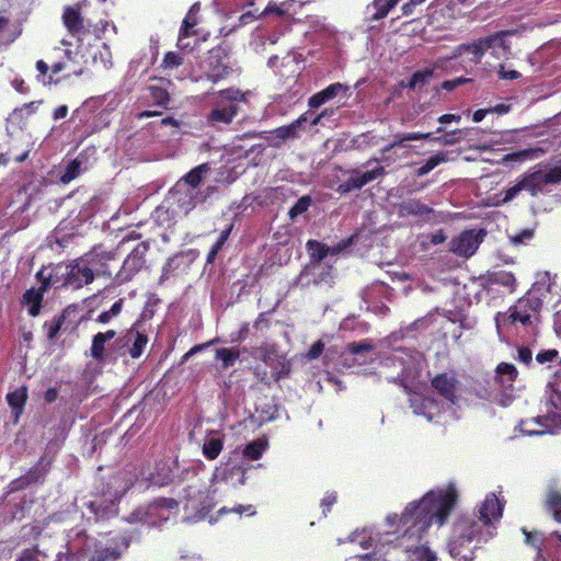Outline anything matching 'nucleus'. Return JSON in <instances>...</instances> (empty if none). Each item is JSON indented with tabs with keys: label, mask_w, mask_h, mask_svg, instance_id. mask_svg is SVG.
<instances>
[{
	"label": "nucleus",
	"mask_w": 561,
	"mask_h": 561,
	"mask_svg": "<svg viewBox=\"0 0 561 561\" xmlns=\"http://www.w3.org/2000/svg\"><path fill=\"white\" fill-rule=\"evenodd\" d=\"M519 430L529 436L557 434L561 430V413L556 410L547 415L524 420L519 423Z\"/></svg>",
	"instance_id": "12"
},
{
	"label": "nucleus",
	"mask_w": 561,
	"mask_h": 561,
	"mask_svg": "<svg viewBox=\"0 0 561 561\" xmlns=\"http://www.w3.org/2000/svg\"><path fill=\"white\" fill-rule=\"evenodd\" d=\"M93 60L95 64L100 62L103 68L108 69L112 67V54L106 44H102L98 53L94 54Z\"/></svg>",
	"instance_id": "44"
},
{
	"label": "nucleus",
	"mask_w": 561,
	"mask_h": 561,
	"mask_svg": "<svg viewBox=\"0 0 561 561\" xmlns=\"http://www.w3.org/2000/svg\"><path fill=\"white\" fill-rule=\"evenodd\" d=\"M26 399H27L26 387H20L18 389H15L14 391L8 393V396H7L8 403L14 411L15 422L18 421V419L20 417V415L23 411Z\"/></svg>",
	"instance_id": "32"
},
{
	"label": "nucleus",
	"mask_w": 561,
	"mask_h": 561,
	"mask_svg": "<svg viewBox=\"0 0 561 561\" xmlns=\"http://www.w3.org/2000/svg\"><path fill=\"white\" fill-rule=\"evenodd\" d=\"M352 242V239H348L346 242H342L336 247H328L321 242L310 240L307 243V249L309 254L314 263V267L319 266L321 261H323L329 255H336L342 252L348 244Z\"/></svg>",
	"instance_id": "22"
},
{
	"label": "nucleus",
	"mask_w": 561,
	"mask_h": 561,
	"mask_svg": "<svg viewBox=\"0 0 561 561\" xmlns=\"http://www.w3.org/2000/svg\"><path fill=\"white\" fill-rule=\"evenodd\" d=\"M485 54L484 42L483 38H479L473 41L472 43L459 45L453 53L450 58H456L460 60L461 66L467 68H472L477 64H479L482 57Z\"/></svg>",
	"instance_id": "16"
},
{
	"label": "nucleus",
	"mask_w": 561,
	"mask_h": 561,
	"mask_svg": "<svg viewBox=\"0 0 561 561\" xmlns=\"http://www.w3.org/2000/svg\"><path fill=\"white\" fill-rule=\"evenodd\" d=\"M62 20L65 26L72 35L80 36L84 33L83 18L81 16L78 8H66L62 14Z\"/></svg>",
	"instance_id": "28"
},
{
	"label": "nucleus",
	"mask_w": 561,
	"mask_h": 561,
	"mask_svg": "<svg viewBox=\"0 0 561 561\" xmlns=\"http://www.w3.org/2000/svg\"><path fill=\"white\" fill-rule=\"evenodd\" d=\"M434 391L440 397V400L432 397H425L414 392L410 398V405L413 413L424 416L427 421H433L443 412L457 403V380L448 374H439L432 380Z\"/></svg>",
	"instance_id": "5"
},
{
	"label": "nucleus",
	"mask_w": 561,
	"mask_h": 561,
	"mask_svg": "<svg viewBox=\"0 0 561 561\" xmlns=\"http://www.w3.org/2000/svg\"><path fill=\"white\" fill-rule=\"evenodd\" d=\"M431 138V133H407V134H398L394 136V139L392 142H390V147H398L401 146L404 141H412V140H421V139H428Z\"/></svg>",
	"instance_id": "41"
},
{
	"label": "nucleus",
	"mask_w": 561,
	"mask_h": 561,
	"mask_svg": "<svg viewBox=\"0 0 561 561\" xmlns=\"http://www.w3.org/2000/svg\"><path fill=\"white\" fill-rule=\"evenodd\" d=\"M403 209L413 215H427L431 213V208L425 204L420 203L419 201H411L403 205Z\"/></svg>",
	"instance_id": "49"
},
{
	"label": "nucleus",
	"mask_w": 561,
	"mask_h": 561,
	"mask_svg": "<svg viewBox=\"0 0 561 561\" xmlns=\"http://www.w3.org/2000/svg\"><path fill=\"white\" fill-rule=\"evenodd\" d=\"M94 280L91 270L84 261L79 257L66 265L64 285L72 288H81Z\"/></svg>",
	"instance_id": "15"
},
{
	"label": "nucleus",
	"mask_w": 561,
	"mask_h": 561,
	"mask_svg": "<svg viewBox=\"0 0 561 561\" xmlns=\"http://www.w3.org/2000/svg\"><path fill=\"white\" fill-rule=\"evenodd\" d=\"M347 352L342 354V365L351 368L355 365H364L373 356L374 344L368 340H363L348 344Z\"/></svg>",
	"instance_id": "19"
},
{
	"label": "nucleus",
	"mask_w": 561,
	"mask_h": 561,
	"mask_svg": "<svg viewBox=\"0 0 561 561\" xmlns=\"http://www.w3.org/2000/svg\"><path fill=\"white\" fill-rule=\"evenodd\" d=\"M421 363L422 356L420 353L410 354L398 351L383 363L385 368L389 370L385 374L386 378L393 382L400 381L407 390H411L420 371Z\"/></svg>",
	"instance_id": "8"
},
{
	"label": "nucleus",
	"mask_w": 561,
	"mask_h": 561,
	"mask_svg": "<svg viewBox=\"0 0 561 561\" xmlns=\"http://www.w3.org/2000/svg\"><path fill=\"white\" fill-rule=\"evenodd\" d=\"M104 345H105V340L103 339V335L95 334L93 337V341H92V346H91V356L94 359H101L103 357L104 348H105Z\"/></svg>",
	"instance_id": "51"
},
{
	"label": "nucleus",
	"mask_w": 561,
	"mask_h": 561,
	"mask_svg": "<svg viewBox=\"0 0 561 561\" xmlns=\"http://www.w3.org/2000/svg\"><path fill=\"white\" fill-rule=\"evenodd\" d=\"M142 262L140 257L137 256V254H130L126 257L123 264V271L124 272H135L141 266Z\"/></svg>",
	"instance_id": "54"
},
{
	"label": "nucleus",
	"mask_w": 561,
	"mask_h": 561,
	"mask_svg": "<svg viewBox=\"0 0 561 561\" xmlns=\"http://www.w3.org/2000/svg\"><path fill=\"white\" fill-rule=\"evenodd\" d=\"M547 503L554 519L561 523V491L551 490L548 493Z\"/></svg>",
	"instance_id": "39"
},
{
	"label": "nucleus",
	"mask_w": 561,
	"mask_h": 561,
	"mask_svg": "<svg viewBox=\"0 0 561 561\" xmlns=\"http://www.w3.org/2000/svg\"><path fill=\"white\" fill-rule=\"evenodd\" d=\"M240 356V352L234 348H219L216 351V359L221 362V368L232 367Z\"/></svg>",
	"instance_id": "38"
},
{
	"label": "nucleus",
	"mask_w": 561,
	"mask_h": 561,
	"mask_svg": "<svg viewBox=\"0 0 561 561\" xmlns=\"http://www.w3.org/2000/svg\"><path fill=\"white\" fill-rule=\"evenodd\" d=\"M129 541L125 536L103 535L98 539L89 538L81 531L76 537L70 536L68 554H59L57 561H116L128 548Z\"/></svg>",
	"instance_id": "2"
},
{
	"label": "nucleus",
	"mask_w": 561,
	"mask_h": 561,
	"mask_svg": "<svg viewBox=\"0 0 561 561\" xmlns=\"http://www.w3.org/2000/svg\"><path fill=\"white\" fill-rule=\"evenodd\" d=\"M123 308V299H118L116 302L112 305L110 310L103 311L98 317V322L100 323H108L114 317L118 316Z\"/></svg>",
	"instance_id": "45"
},
{
	"label": "nucleus",
	"mask_w": 561,
	"mask_h": 561,
	"mask_svg": "<svg viewBox=\"0 0 561 561\" xmlns=\"http://www.w3.org/2000/svg\"><path fill=\"white\" fill-rule=\"evenodd\" d=\"M130 482H125L123 486L118 484V479L113 478L102 496L89 502L88 508L96 519H105L114 516L117 512L116 502L130 488Z\"/></svg>",
	"instance_id": "10"
},
{
	"label": "nucleus",
	"mask_w": 561,
	"mask_h": 561,
	"mask_svg": "<svg viewBox=\"0 0 561 561\" xmlns=\"http://www.w3.org/2000/svg\"><path fill=\"white\" fill-rule=\"evenodd\" d=\"M323 348H324V344L321 341H317L309 348V351L306 355L307 358L310 360L318 358L322 354Z\"/></svg>",
	"instance_id": "59"
},
{
	"label": "nucleus",
	"mask_w": 561,
	"mask_h": 561,
	"mask_svg": "<svg viewBox=\"0 0 561 561\" xmlns=\"http://www.w3.org/2000/svg\"><path fill=\"white\" fill-rule=\"evenodd\" d=\"M523 531L526 537V543L537 549V556L535 561H546V558L542 554L541 546L543 545L545 541H548L547 537H545V535L539 531L528 533L525 529Z\"/></svg>",
	"instance_id": "37"
},
{
	"label": "nucleus",
	"mask_w": 561,
	"mask_h": 561,
	"mask_svg": "<svg viewBox=\"0 0 561 561\" xmlns=\"http://www.w3.org/2000/svg\"><path fill=\"white\" fill-rule=\"evenodd\" d=\"M343 89V85L341 83H333L322 90V94L325 98L327 101L333 99L341 90Z\"/></svg>",
	"instance_id": "60"
},
{
	"label": "nucleus",
	"mask_w": 561,
	"mask_h": 561,
	"mask_svg": "<svg viewBox=\"0 0 561 561\" xmlns=\"http://www.w3.org/2000/svg\"><path fill=\"white\" fill-rule=\"evenodd\" d=\"M301 3L295 0H287L280 3L270 2L266 8L260 13V18L274 14L279 19L290 20L297 13V8L300 7Z\"/></svg>",
	"instance_id": "25"
},
{
	"label": "nucleus",
	"mask_w": 561,
	"mask_h": 561,
	"mask_svg": "<svg viewBox=\"0 0 561 561\" xmlns=\"http://www.w3.org/2000/svg\"><path fill=\"white\" fill-rule=\"evenodd\" d=\"M247 93L238 89H226L217 93L214 107L207 115V123L211 126L228 125L238 114V103L245 101Z\"/></svg>",
	"instance_id": "9"
},
{
	"label": "nucleus",
	"mask_w": 561,
	"mask_h": 561,
	"mask_svg": "<svg viewBox=\"0 0 561 561\" xmlns=\"http://www.w3.org/2000/svg\"><path fill=\"white\" fill-rule=\"evenodd\" d=\"M15 561H48V557L37 548H28L22 550Z\"/></svg>",
	"instance_id": "40"
},
{
	"label": "nucleus",
	"mask_w": 561,
	"mask_h": 561,
	"mask_svg": "<svg viewBox=\"0 0 561 561\" xmlns=\"http://www.w3.org/2000/svg\"><path fill=\"white\" fill-rule=\"evenodd\" d=\"M517 377L514 365L501 363L496 368V379L504 388H511Z\"/></svg>",
	"instance_id": "33"
},
{
	"label": "nucleus",
	"mask_w": 561,
	"mask_h": 561,
	"mask_svg": "<svg viewBox=\"0 0 561 561\" xmlns=\"http://www.w3.org/2000/svg\"><path fill=\"white\" fill-rule=\"evenodd\" d=\"M171 198L178 204L180 211L188 214L197 204L205 198L202 192H193L188 188L181 190L176 183L171 192Z\"/></svg>",
	"instance_id": "21"
},
{
	"label": "nucleus",
	"mask_w": 561,
	"mask_h": 561,
	"mask_svg": "<svg viewBox=\"0 0 561 561\" xmlns=\"http://www.w3.org/2000/svg\"><path fill=\"white\" fill-rule=\"evenodd\" d=\"M81 259L84 261L93 277L101 275H111L108 271V263L114 260V254L106 251L103 247H94L89 253H85Z\"/></svg>",
	"instance_id": "17"
},
{
	"label": "nucleus",
	"mask_w": 561,
	"mask_h": 561,
	"mask_svg": "<svg viewBox=\"0 0 561 561\" xmlns=\"http://www.w3.org/2000/svg\"><path fill=\"white\" fill-rule=\"evenodd\" d=\"M103 99L105 101H108L107 102L108 111H114L118 106V104L121 102V100L118 99L117 94H115V93H108V94L104 95Z\"/></svg>",
	"instance_id": "64"
},
{
	"label": "nucleus",
	"mask_w": 561,
	"mask_h": 561,
	"mask_svg": "<svg viewBox=\"0 0 561 561\" xmlns=\"http://www.w3.org/2000/svg\"><path fill=\"white\" fill-rule=\"evenodd\" d=\"M534 237V231L531 229H524L520 232L516 234L510 236V240L512 243L518 245V244H525L528 241H530Z\"/></svg>",
	"instance_id": "53"
},
{
	"label": "nucleus",
	"mask_w": 561,
	"mask_h": 561,
	"mask_svg": "<svg viewBox=\"0 0 561 561\" xmlns=\"http://www.w3.org/2000/svg\"><path fill=\"white\" fill-rule=\"evenodd\" d=\"M48 286V283H44L43 287L39 289H28L24 296L23 300L28 306V313L33 317H36L39 313L41 302L43 299V291Z\"/></svg>",
	"instance_id": "31"
},
{
	"label": "nucleus",
	"mask_w": 561,
	"mask_h": 561,
	"mask_svg": "<svg viewBox=\"0 0 561 561\" xmlns=\"http://www.w3.org/2000/svg\"><path fill=\"white\" fill-rule=\"evenodd\" d=\"M252 356L262 360L276 371V378L279 379L289 373V367L285 362H280V355L274 344L264 343L252 351Z\"/></svg>",
	"instance_id": "18"
},
{
	"label": "nucleus",
	"mask_w": 561,
	"mask_h": 561,
	"mask_svg": "<svg viewBox=\"0 0 561 561\" xmlns=\"http://www.w3.org/2000/svg\"><path fill=\"white\" fill-rule=\"evenodd\" d=\"M268 442L266 438H257L251 443H249L244 449L243 455L244 457L251 459V460H257L262 457L263 453L267 449Z\"/></svg>",
	"instance_id": "36"
},
{
	"label": "nucleus",
	"mask_w": 561,
	"mask_h": 561,
	"mask_svg": "<svg viewBox=\"0 0 561 561\" xmlns=\"http://www.w3.org/2000/svg\"><path fill=\"white\" fill-rule=\"evenodd\" d=\"M550 293V278L547 273L538 275L537 280L524 297L517 300L506 312H499L495 324L499 333L510 324L533 325L538 320L543 299Z\"/></svg>",
	"instance_id": "4"
},
{
	"label": "nucleus",
	"mask_w": 561,
	"mask_h": 561,
	"mask_svg": "<svg viewBox=\"0 0 561 561\" xmlns=\"http://www.w3.org/2000/svg\"><path fill=\"white\" fill-rule=\"evenodd\" d=\"M485 237L482 229H471L460 232L449 242V251L461 257H470L478 250Z\"/></svg>",
	"instance_id": "13"
},
{
	"label": "nucleus",
	"mask_w": 561,
	"mask_h": 561,
	"mask_svg": "<svg viewBox=\"0 0 561 561\" xmlns=\"http://www.w3.org/2000/svg\"><path fill=\"white\" fill-rule=\"evenodd\" d=\"M401 0H374L367 5V12L370 14L371 21H380L399 4Z\"/></svg>",
	"instance_id": "30"
},
{
	"label": "nucleus",
	"mask_w": 561,
	"mask_h": 561,
	"mask_svg": "<svg viewBox=\"0 0 561 561\" xmlns=\"http://www.w3.org/2000/svg\"><path fill=\"white\" fill-rule=\"evenodd\" d=\"M148 91L150 93V98L158 105H164L169 101V94H168L167 90L162 87L149 85Z\"/></svg>",
	"instance_id": "47"
},
{
	"label": "nucleus",
	"mask_w": 561,
	"mask_h": 561,
	"mask_svg": "<svg viewBox=\"0 0 561 561\" xmlns=\"http://www.w3.org/2000/svg\"><path fill=\"white\" fill-rule=\"evenodd\" d=\"M446 161V154L445 153H438L435 156H432L427 159V161L417 170L419 176H424L427 173H430L433 169H435L438 164Z\"/></svg>",
	"instance_id": "42"
},
{
	"label": "nucleus",
	"mask_w": 561,
	"mask_h": 561,
	"mask_svg": "<svg viewBox=\"0 0 561 561\" xmlns=\"http://www.w3.org/2000/svg\"><path fill=\"white\" fill-rule=\"evenodd\" d=\"M127 340L128 342L133 341V345L129 348L130 356L133 358H138L148 343V337L138 331L130 330L127 334Z\"/></svg>",
	"instance_id": "35"
},
{
	"label": "nucleus",
	"mask_w": 561,
	"mask_h": 561,
	"mask_svg": "<svg viewBox=\"0 0 561 561\" xmlns=\"http://www.w3.org/2000/svg\"><path fill=\"white\" fill-rule=\"evenodd\" d=\"M561 182V167L546 165L531 173L525 174L515 185L506 190L502 203L514 199L522 191L533 196L550 191L552 185Z\"/></svg>",
	"instance_id": "6"
},
{
	"label": "nucleus",
	"mask_w": 561,
	"mask_h": 561,
	"mask_svg": "<svg viewBox=\"0 0 561 561\" xmlns=\"http://www.w3.org/2000/svg\"><path fill=\"white\" fill-rule=\"evenodd\" d=\"M182 64V57L175 53H168L163 59V66L165 68H174Z\"/></svg>",
	"instance_id": "56"
},
{
	"label": "nucleus",
	"mask_w": 561,
	"mask_h": 561,
	"mask_svg": "<svg viewBox=\"0 0 561 561\" xmlns=\"http://www.w3.org/2000/svg\"><path fill=\"white\" fill-rule=\"evenodd\" d=\"M325 102H327V100L323 96L322 92H319V93H316L314 95H312L309 99L308 104H309V106L311 108H317V107L321 106Z\"/></svg>",
	"instance_id": "63"
},
{
	"label": "nucleus",
	"mask_w": 561,
	"mask_h": 561,
	"mask_svg": "<svg viewBox=\"0 0 561 561\" xmlns=\"http://www.w3.org/2000/svg\"><path fill=\"white\" fill-rule=\"evenodd\" d=\"M461 130H454L451 133H448L442 137H432L431 136V140H434L440 145H445V146H451V145H455L458 142L459 138L456 137L457 134H460Z\"/></svg>",
	"instance_id": "55"
},
{
	"label": "nucleus",
	"mask_w": 561,
	"mask_h": 561,
	"mask_svg": "<svg viewBox=\"0 0 561 561\" xmlns=\"http://www.w3.org/2000/svg\"><path fill=\"white\" fill-rule=\"evenodd\" d=\"M559 353L557 350H547L537 354V362L540 364H545L547 362H552L558 357Z\"/></svg>",
	"instance_id": "57"
},
{
	"label": "nucleus",
	"mask_w": 561,
	"mask_h": 561,
	"mask_svg": "<svg viewBox=\"0 0 561 561\" xmlns=\"http://www.w3.org/2000/svg\"><path fill=\"white\" fill-rule=\"evenodd\" d=\"M483 42L485 53L490 51L496 59L504 57L508 50V45L505 42V35L502 33L483 37Z\"/></svg>",
	"instance_id": "29"
},
{
	"label": "nucleus",
	"mask_w": 561,
	"mask_h": 561,
	"mask_svg": "<svg viewBox=\"0 0 561 561\" xmlns=\"http://www.w3.org/2000/svg\"><path fill=\"white\" fill-rule=\"evenodd\" d=\"M80 172H81V162H80V160L76 159L68 164L65 173L61 176V180L64 183H69L70 181L76 179L80 174Z\"/></svg>",
	"instance_id": "48"
},
{
	"label": "nucleus",
	"mask_w": 561,
	"mask_h": 561,
	"mask_svg": "<svg viewBox=\"0 0 561 561\" xmlns=\"http://www.w3.org/2000/svg\"><path fill=\"white\" fill-rule=\"evenodd\" d=\"M383 174L385 169L382 167H377L366 172L352 171L348 179L340 184L339 191L342 193H347L354 190H360L363 186L382 176Z\"/></svg>",
	"instance_id": "20"
},
{
	"label": "nucleus",
	"mask_w": 561,
	"mask_h": 561,
	"mask_svg": "<svg viewBox=\"0 0 561 561\" xmlns=\"http://www.w3.org/2000/svg\"><path fill=\"white\" fill-rule=\"evenodd\" d=\"M201 10L199 2H195L188 10L186 16L183 20L179 39H178V46L182 49L190 48V42H186V38L195 34L194 27L198 24V13Z\"/></svg>",
	"instance_id": "23"
},
{
	"label": "nucleus",
	"mask_w": 561,
	"mask_h": 561,
	"mask_svg": "<svg viewBox=\"0 0 561 561\" xmlns=\"http://www.w3.org/2000/svg\"><path fill=\"white\" fill-rule=\"evenodd\" d=\"M425 0H409L401 7L402 15L410 16L414 14L415 8L421 5Z\"/></svg>",
	"instance_id": "58"
},
{
	"label": "nucleus",
	"mask_w": 561,
	"mask_h": 561,
	"mask_svg": "<svg viewBox=\"0 0 561 561\" xmlns=\"http://www.w3.org/2000/svg\"><path fill=\"white\" fill-rule=\"evenodd\" d=\"M231 229H232V226H229L227 229H225L220 232L218 240L213 245L215 249H217L218 251H220L222 249L224 244L226 243V241L229 238Z\"/></svg>",
	"instance_id": "62"
},
{
	"label": "nucleus",
	"mask_w": 561,
	"mask_h": 561,
	"mask_svg": "<svg viewBox=\"0 0 561 561\" xmlns=\"http://www.w3.org/2000/svg\"><path fill=\"white\" fill-rule=\"evenodd\" d=\"M178 506V502L173 499H159L150 504L147 508H137L127 518L128 523H147L150 525H157V519L168 520L171 515V511Z\"/></svg>",
	"instance_id": "11"
},
{
	"label": "nucleus",
	"mask_w": 561,
	"mask_h": 561,
	"mask_svg": "<svg viewBox=\"0 0 561 561\" xmlns=\"http://www.w3.org/2000/svg\"><path fill=\"white\" fill-rule=\"evenodd\" d=\"M493 282L495 284L502 285L504 287H507L511 291L515 289V276L505 271H500L493 274Z\"/></svg>",
	"instance_id": "43"
},
{
	"label": "nucleus",
	"mask_w": 561,
	"mask_h": 561,
	"mask_svg": "<svg viewBox=\"0 0 561 561\" xmlns=\"http://www.w3.org/2000/svg\"><path fill=\"white\" fill-rule=\"evenodd\" d=\"M478 512V520L462 519L454 529L451 540H459V545L462 543L468 552H472L478 543L486 541L493 536L491 528L502 517L503 503L494 493H490L479 506Z\"/></svg>",
	"instance_id": "3"
},
{
	"label": "nucleus",
	"mask_w": 561,
	"mask_h": 561,
	"mask_svg": "<svg viewBox=\"0 0 561 561\" xmlns=\"http://www.w3.org/2000/svg\"><path fill=\"white\" fill-rule=\"evenodd\" d=\"M224 442L218 435H208L203 444V454L207 459H216L222 450Z\"/></svg>",
	"instance_id": "34"
},
{
	"label": "nucleus",
	"mask_w": 561,
	"mask_h": 561,
	"mask_svg": "<svg viewBox=\"0 0 561 561\" xmlns=\"http://www.w3.org/2000/svg\"><path fill=\"white\" fill-rule=\"evenodd\" d=\"M64 58L57 62H54L51 66V71L54 73H59L61 71H67V75L79 76L82 73V67L78 61V53H73L70 49H64Z\"/></svg>",
	"instance_id": "26"
},
{
	"label": "nucleus",
	"mask_w": 561,
	"mask_h": 561,
	"mask_svg": "<svg viewBox=\"0 0 561 561\" xmlns=\"http://www.w3.org/2000/svg\"><path fill=\"white\" fill-rule=\"evenodd\" d=\"M310 202L311 201L308 196H302L301 198H299L298 202L290 208L289 216L294 218L307 211V209L310 206Z\"/></svg>",
	"instance_id": "52"
},
{
	"label": "nucleus",
	"mask_w": 561,
	"mask_h": 561,
	"mask_svg": "<svg viewBox=\"0 0 561 561\" xmlns=\"http://www.w3.org/2000/svg\"><path fill=\"white\" fill-rule=\"evenodd\" d=\"M433 71L430 69L415 72L410 80L409 87L415 89L423 85L431 79Z\"/></svg>",
	"instance_id": "50"
},
{
	"label": "nucleus",
	"mask_w": 561,
	"mask_h": 561,
	"mask_svg": "<svg viewBox=\"0 0 561 561\" xmlns=\"http://www.w3.org/2000/svg\"><path fill=\"white\" fill-rule=\"evenodd\" d=\"M234 472L241 473L239 484H243L244 472L241 471L239 467L230 468L228 465H225L216 467L213 473L211 484L208 486V489H202L197 485H190L187 488L185 497L193 507L199 506L201 518H204L206 512H208L214 506L215 495L218 491L216 483L220 481H228Z\"/></svg>",
	"instance_id": "7"
},
{
	"label": "nucleus",
	"mask_w": 561,
	"mask_h": 561,
	"mask_svg": "<svg viewBox=\"0 0 561 561\" xmlns=\"http://www.w3.org/2000/svg\"><path fill=\"white\" fill-rule=\"evenodd\" d=\"M210 167L208 163H202L196 168L192 169L188 173H186L183 178H181L176 183L179 184V188L185 190L188 188L193 192H201L199 185L203 182V179L209 172Z\"/></svg>",
	"instance_id": "24"
},
{
	"label": "nucleus",
	"mask_w": 561,
	"mask_h": 561,
	"mask_svg": "<svg viewBox=\"0 0 561 561\" xmlns=\"http://www.w3.org/2000/svg\"><path fill=\"white\" fill-rule=\"evenodd\" d=\"M499 76L504 80H516L520 78V73L516 70H505L504 66H500Z\"/></svg>",
	"instance_id": "61"
},
{
	"label": "nucleus",
	"mask_w": 561,
	"mask_h": 561,
	"mask_svg": "<svg viewBox=\"0 0 561 561\" xmlns=\"http://www.w3.org/2000/svg\"><path fill=\"white\" fill-rule=\"evenodd\" d=\"M307 122V116L302 115L295 122H293L290 125L282 126L273 131H271L270 139L275 145L278 146L283 141L289 138H295L298 136V130L301 128V126Z\"/></svg>",
	"instance_id": "27"
},
{
	"label": "nucleus",
	"mask_w": 561,
	"mask_h": 561,
	"mask_svg": "<svg viewBox=\"0 0 561 561\" xmlns=\"http://www.w3.org/2000/svg\"><path fill=\"white\" fill-rule=\"evenodd\" d=\"M457 490L449 483L428 491L420 501L408 504L402 515H388L376 528H363L350 536V542L373 552L359 556L362 561H436L434 551L419 539L432 526L442 527L457 501Z\"/></svg>",
	"instance_id": "1"
},
{
	"label": "nucleus",
	"mask_w": 561,
	"mask_h": 561,
	"mask_svg": "<svg viewBox=\"0 0 561 561\" xmlns=\"http://www.w3.org/2000/svg\"><path fill=\"white\" fill-rule=\"evenodd\" d=\"M543 151L541 149L535 148V149H529V150H524V151L515 152L512 154H507L504 158V160H506V161H510V160L523 161V160H527V159H537L540 157V154Z\"/></svg>",
	"instance_id": "46"
},
{
	"label": "nucleus",
	"mask_w": 561,
	"mask_h": 561,
	"mask_svg": "<svg viewBox=\"0 0 561 561\" xmlns=\"http://www.w3.org/2000/svg\"><path fill=\"white\" fill-rule=\"evenodd\" d=\"M225 59L226 54L221 47L209 50L207 58L202 62V69L207 80L216 83L229 75L230 68Z\"/></svg>",
	"instance_id": "14"
}]
</instances>
